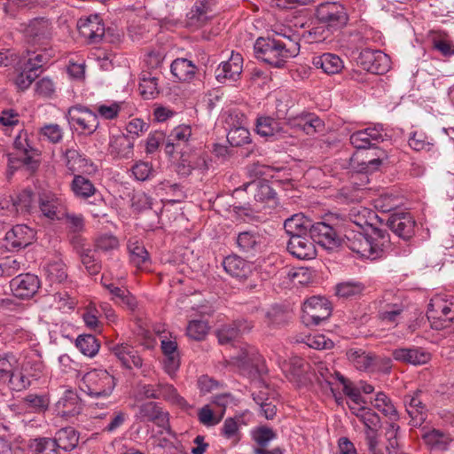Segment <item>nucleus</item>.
I'll use <instances>...</instances> for the list:
<instances>
[{"instance_id":"nucleus-1","label":"nucleus","mask_w":454,"mask_h":454,"mask_svg":"<svg viewBox=\"0 0 454 454\" xmlns=\"http://www.w3.org/2000/svg\"><path fill=\"white\" fill-rule=\"evenodd\" d=\"M345 237L350 250L371 260L381 257L390 245L389 234L382 229H372V231L348 229Z\"/></svg>"},{"instance_id":"nucleus-2","label":"nucleus","mask_w":454,"mask_h":454,"mask_svg":"<svg viewBox=\"0 0 454 454\" xmlns=\"http://www.w3.org/2000/svg\"><path fill=\"white\" fill-rule=\"evenodd\" d=\"M254 56L273 67H283L300 52V43L292 40L259 37L254 45Z\"/></svg>"},{"instance_id":"nucleus-3","label":"nucleus","mask_w":454,"mask_h":454,"mask_svg":"<svg viewBox=\"0 0 454 454\" xmlns=\"http://www.w3.org/2000/svg\"><path fill=\"white\" fill-rule=\"evenodd\" d=\"M49 61L48 54L31 51H24L16 64L18 74L15 83L20 90H27L42 73L43 67Z\"/></svg>"},{"instance_id":"nucleus-4","label":"nucleus","mask_w":454,"mask_h":454,"mask_svg":"<svg viewBox=\"0 0 454 454\" xmlns=\"http://www.w3.org/2000/svg\"><path fill=\"white\" fill-rule=\"evenodd\" d=\"M115 380L106 370H93L85 373L79 385L81 391L90 398H106L112 395Z\"/></svg>"},{"instance_id":"nucleus-5","label":"nucleus","mask_w":454,"mask_h":454,"mask_svg":"<svg viewBox=\"0 0 454 454\" xmlns=\"http://www.w3.org/2000/svg\"><path fill=\"white\" fill-rule=\"evenodd\" d=\"M65 117L70 128L81 135L90 136L99 127L98 115L86 106H74Z\"/></svg>"},{"instance_id":"nucleus-6","label":"nucleus","mask_w":454,"mask_h":454,"mask_svg":"<svg viewBox=\"0 0 454 454\" xmlns=\"http://www.w3.org/2000/svg\"><path fill=\"white\" fill-rule=\"evenodd\" d=\"M427 316L431 326L436 330L446 328L454 320V297L436 295L428 305Z\"/></svg>"},{"instance_id":"nucleus-7","label":"nucleus","mask_w":454,"mask_h":454,"mask_svg":"<svg viewBox=\"0 0 454 454\" xmlns=\"http://www.w3.org/2000/svg\"><path fill=\"white\" fill-rule=\"evenodd\" d=\"M37 200L38 194L29 189H25L15 197L3 200L0 202V210L3 215L12 217L18 215H26L37 208Z\"/></svg>"},{"instance_id":"nucleus-8","label":"nucleus","mask_w":454,"mask_h":454,"mask_svg":"<svg viewBox=\"0 0 454 454\" xmlns=\"http://www.w3.org/2000/svg\"><path fill=\"white\" fill-rule=\"evenodd\" d=\"M331 313L332 308L326 298L313 296L304 301L301 319L307 326H317L326 321Z\"/></svg>"},{"instance_id":"nucleus-9","label":"nucleus","mask_w":454,"mask_h":454,"mask_svg":"<svg viewBox=\"0 0 454 454\" xmlns=\"http://www.w3.org/2000/svg\"><path fill=\"white\" fill-rule=\"evenodd\" d=\"M316 15L321 23L333 29L343 27L348 20L345 7L337 2H325L318 4Z\"/></svg>"},{"instance_id":"nucleus-10","label":"nucleus","mask_w":454,"mask_h":454,"mask_svg":"<svg viewBox=\"0 0 454 454\" xmlns=\"http://www.w3.org/2000/svg\"><path fill=\"white\" fill-rule=\"evenodd\" d=\"M357 65L363 69L376 74H383L390 68V59L380 50L364 49L357 59Z\"/></svg>"},{"instance_id":"nucleus-11","label":"nucleus","mask_w":454,"mask_h":454,"mask_svg":"<svg viewBox=\"0 0 454 454\" xmlns=\"http://www.w3.org/2000/svg\"><path fill=\"white\" fill-rule=\"evenodd\" d=\"M37 207L44 217L51 221L64 218L65 200L57 193L50 191L38 193Z\"/></svg>"},{"instance_id":"nucleus-12","label":"nucleus","mask_w":454,"mask_h":454,"mask_svg":"<svg viewBox=\"0 0 454 454\" xmlns=\"http://www.w3.org/2000/svg\"><path fill=\"white\" fill-rule=\"evenodd\" d=\"M425 398L426 394L420 389L410 392L403 396V404L413 427L421 426L427 419L428 410Z\"/></svg>"},{"instance_id":"nucleus-13","label":"nucleus","mask_w":454,"mask_h":454,"mask_svg":"<svg viewBox=\"0 0 454 454\" xmlns=\"http://www.w3.org/2000/svg\"><path fill=\"white\" fill-rule=\"evenodd\" d=\"M23 35L31 44H43L52 36L53 27L49 19L35 18L24 25Z\"/></svg>"},{"instance_id":"nucleus-14","label":"nucleus","mask_w":454,"mask_h":454,"mask_svg":"<svg viewBox=\"0 0 454 454\" xmlns=\"http://www.w3.org/2000/svg\"><path fill=\"white\" fill-rule=\"evenodd\" d=\"M35 237V231L32 228L17 224L5 233L4 246L9 252H18L32 244Z\"/></svg>"},{"instance_id":"nucleus-15","label":"nucleus","mask_w":454,"mask_h":454,"mask_svg":"<svg viewBox=\"0 0 454 454\" xmlns=\"http://www.w3.org/2000/svg\"><path fill=\"white\" fill-rule=\"evenodd\" d=\"M236 243L241 252L248 256H255L264 251L268 245V238L265 232L247 231L238 234Z\"/></svg>"},{"instance_id":"nucleus-16","label":"nucleus","mask_w":454,"mask_h":454,"mask_svg":"<svg viewBox=\"0 0 454 454\" xmlns=\"http://www.w3.org/2000/svg\"><path fill=\"white\" fill-rule=\"evenodd\" d=\"M153 336L150 333H145L143 345L146 348H153L158 342H160L162 352L165 356L164 370L170 374V332L166 325H156L153 327Z\"/></svg>"},{"instance_id":"nucleus-17","label":"nucleus","mask_w":454,"mask_h":454,"mask_svg":"<svg viewBox=\"0 0 454 454\" xmlns=\"http://www.w3.org/2000/svg\"><path fill=\"white\" fill-rule=\"evenodd\" d=\"M41 281L32 273L19 274L10 281V288L12 294L20 299L32 298L39 290Z\"/></svg>"},{"instance_id":"nucleus-18","label":"nucleus","mask_w":454,"mask_h":454,"mask_svg":"<svg viewBox=\"0 0 454 454\" xmlns=\"http://www.w3.org/2000/svg\"><path fill=\"white\" fill-rule=\"evenodd\" d=\"M310 239L325 250L332 251L340 244V239L335 230L324 222H317L309 226Z\"/></svg>"},{"instance_id":"nucleus-19","label":"nucleus","mask_w":454,"mask_h":454,"mask_svg":"<svg viewBox=\"0 0 454 454\" xmlns=\"http://www.w3.org/2000/svg\"><path fill=\"white\" fill-rule=\"evenodd\" d=\"M243 70V58L239 53L231 52L228 60L223 61L215 69L217 82L221 83L236 82Z\"/></svg>"},{"instance_id":"nucleus-20","label":"nucleus","mask_w":454,"mask_h":454,"mask_svg":"<svg viewBox=\"0 0 454 454\" xmlns=\"http://www.w3.org/2000/svg\"><path fill=\"white\" fill-rule=\"evenodd\" d=\"M80 35L90 43H97L105 35V25L98 14L81 18L77 22Z\"/></svg>"},{"instance_id":"nucleus-21","label":"nucleus","mask_w":454,"mask_h":454,"mask_svg":"<svg viewBox=\"0 0 454 454\" xmlns=\"http://www.w3.org/2000/svg\"><path fill=\"white\" fill-rule=\"evenodd\" d=\"M383 126L376 124L354 132L350 136V143L357 149H367L382 142L385 137Z\"/></svg>"},{"instance_id":"nucleus-22","label":"nucleus","mask_w":454,"mask_h":454,"mask_svg":"<svg viewBox=\"0 0 454 454\" xmlns=\"http://www.w3.org/2000/svg\"><path fill=\"white\" fill-rule=\"evenodd\" d=\"M286 123L292 129L301 130L309 136L322 132L325 128L324 121L313 113L304 112L295 116H289Z\"/></svg>"},{"instance_id":"nucleus-23","label":"nucleus","mask_w":454,"mask_h":454,"mask_svg":"<svg viewBox=\"0 0 454 454\" xmlns=\"http://www.w3.org/2000/svg\"><path fill=\"white\" fill-rule=\"evenodd\" d=\"M415 220L410 213H396L387 220V225L398 238L407 241L414 235Z\"/></svg>"},{"instance_id":"nucleus-24","label":"nucleus","mask_w":454,"mask_h":454,"mask_svg":"<svg viewBox=\"0 0 454 454\" xmlns=\"http://www.w3.org/2000/svg\"><path fill=\"white\" fill-rule=\"evenodd\" d=\"M82 411V403L78 395L71 390H66L55 403L56 414L66 419L74 418Z\"/></svg>"},{"instance_id":"nucleus-25","label":"nucleus","mask_w":454,"mask_h":454,"mask_svg":"<svg viewBox=\"0 0 454 454\" xmlns=\"http://www.w3.org/2000/svg\"><path fill=\"white\" fill-rule=\"evenodd\" d=\"M253 327L247 320H236L231 324L223 325L216 330V337L221 345H234L241 334L248 332Z\"/></svg>"},{"instance_id":"nucleus-26","label":"nucleus","mask_w":454,"mask_h":454,"mask_svg":"<svg viewBox=\"0 0 454 454\" xmlns=\"http://www.w3.org/2000/svg\"><path fill=\"white\" fill-rule=\"evenodd\" d=\"M287 250L300 260H310L315 258L317 254L315 244L310 239L309 232L290 238L287 243Z\"/></svg>"},{"instance_id":"nucleus-27","label":"nucleus","mask_w":454,"mask_h":454,"mask_svg":"<svg viewBox=\"0 0 454 454\" xmlns=\"http://www.w3.org/2000/svg\"><path fill=\"white\" fill-rule=\"evenodd\" d=\"M70 188L75 198L84 200L93 198V200L90 201V204L96 205L98 202L103 201L100 193L92 182L82 175L74 176Z\"/></svg>"},{"instance_id":"nucleus-28","label":"nucleus","mask_w":454,"mask_h":454,"mask_svg":"<svg viewBox=\"0 0 454 454\" xmlns=\"http://www.w3.org/2000/svg\"><path fill=\"white\" fill-rule=\"evenodd\" d=\"M72 244L78 254L82 265L90 275H97L101 270V262L97 255V251L85 247L80 237H74Z\"/></svg>"},{"instance_id":"nucleus-29","label":"nucleus","mask_w":454,"mask_h":454,"mask_svg":"<svg viewBox=\"0 0 454 454\" xmlns=\"http://www.w3.org/2000/svg\"><path fill=\"white\" fill-rule=\"evenodd\" d=\"M348 217L350 223L349 229L371 231L372 229H378L373 223V221L378 218V215L375 212L366 207L360 206L353 207Z\"/></svg>"},{"instance_id":"nucleus-30","label":"nucleus","mask_w":454,"mask_h":454,"mask_svg":"<svg viewBox=\"0 0 454 454\" xmlns=\"http://www.w3.org/2000/svg\"><path fill=\"white\" fill-rule=\"evenodd\" d=\"M109 348L123 367L127 369L142 367L143 360L133 346L128 343H116Z\"/></svg>"},{"instance_id":"nucleus-31","label":"nucleus","mask_w":454,"mask_h":454,"mask_svg":"<svg viewBox=\"0 0 454 454\" xmlns=\"http://www.w3.org/2000/svg\"><path fill=\"white\" fill-rule=\"evenodd\" d=\"M395 360L412 365H422L428 363L431 354L419 347L400 348L392 352Z\"/></svg>"},{"instance_id":"nucleus-32","label":"nucleus","mask_w":454,"mask_h":454,"mask_svg":"<svg viewBox=\"0 0 454 454\" xmlns=\"http://www.w3.org/2000/svg\"><path fill=\"white\" fill-rule=\"evenodd\" d=\"M363 411L361 414H358V419L365 427L364 434L366 445H370L371 449L373 450L376 440H379L378 432L381 426L380 418L369 407Z\"/></svg>"},{"instance_id":"nucleus-33","label":"nucleus","mask_w":454,"mask_h":454,"mask_svg":"<svg viewBox=\"0 0 454 454\" xmlns=\"http://www.w3.org/2000/svg\"><path fill=\"white\" fill-rule=\"evenodd\" d=\"M108 152L114 159H131L134 156V137L125 135L112 137Z\"/></svg>"},{"instance_id":"nucleus-34","label":"nucleus","mask_w":454,"mask_h":454,"mask_svg":"<svg viewBox=\"0 0 454 454\" xmlns=\"http://www.w3.org/2000/svg\"><path fill=\"white\" fill-rule=\"evenodd\" d=\"M127 247L132 265L139 270H146L151 263V258L144 244L140 240L131 238L128 240Z\"/></svg>"},{"instance_id":"nucleus-35","label":"nucleus","mask_w":454,"mask_h":454,"mask_svg":"<svg viewBox=\"0 0 454 454\" xmlns=\"http://www.w3.org/2000/svg\"><path fill=\"white\" fill-rule=\"evenodd\" d=\"M223 266L226 273L238 279L247 278L252 271L251 265L237 254L226 256Z\"/></svg>"},{"instance_id":"nucleus-36","label":"nucleus","mask_w":454,"mask_h":454,"mask_svg":"<svg viewBox=\"0 0 454 454\" xmlns=\"http://www.w3.org/2000/svg\"><path fill=\"white\" fill-rule=\"evenodd\" d=\"M312 64L327 74H339L344 67L343 60L338 55L329 52L313 57Z\"/></svg>"},{"instance_id":"nucleus-37","label":"nucleus","mask_w":454,"mask_h":454,"mask_svg":"<svg viewBox=\"0 0 454 454\" xmlns=\"http://www.w3.org/2000/svg\"><path fill=\"white\" fill-rule=\"evenodd\" d=\"M256 132L264 137L280 138L285 137V130L274 118L261 116L256 120Z\"/></svg>"},{"instance_id":"nucleus-38","label":"nucleus","mask_w":454,"mask_h":454,"mask_svg":"<svg viewBox=\"0 0 454 454\" xmlns=\"http://www.w3.org/2000/svg\"><path fill=\"white\" fill-rule=\"evenodd\" d=\"M50 403L48 395L30 393L22 398L20 404L27 412L43 414L49 409Z\"/></svg>"},{"instance_id":"nucleus-39","label":"nucleus","mask_w":454,"mask_h":454,"mask_svg":"<svg viewBox=\"0 0 454 454\" xmlns=\"http://www.w3.org/2000/svg\"><path fill=\"white\" fill-rule=\"evenodd\" d=\"M104 287L112 295V300L120 305L126 306L129 309L134 311L137 307V299L124 287H120L113 283L103 282Z\"/></svg>"},{"instance_id":"nucleus-40","label":"nucleus","mask_w":454,"mask_h":454,"mask_svg":"<svg viewBox=\"0 0 454 454\" xmlns=\"http://www.w3.org/2000/svg\"><path fill=\"white\" fill-rule=\"evenodd\" d=\"M13 145L21 155L19 160L24 165H30L33 160L31 153L35 152L27 131L21 129L14 138Z\"/></svg>"},{"instance_id":"nucleus-41","label":"nucleus","mask_w":454,"mask_h":454,"mask_svg":"<svg viewBox=\"0 0 454 454\" xmlns=\"http://www.w3.org/2000/svg\"><path fill=\"white\" fill-rule=\"evenodd\" d=\"M54 440L58 443L60 452H68L76 448L79 442V433L71 427L58 430Z\"/></svg>"},{"instance_id":"nucleus-42","label":"nucleus","mask_w":454,"mask_h":454,"mask_svg":"<svg viewBox=\"0 0 454 454\" xmlns=\"http://www.w3.org/2000/svg\"><path fill=\"white\" fill-rule=\"evenodd\" d=\"M248 188L254 191V200L257 201H269L277 204V193L273 188L263 180H254L250 183L244 184V190Z\"/></svg>"},{"instance_id":"nucleus-43","label":"nucleus","mask_w":454,"mask_h":454,"mask_svg":"<svg viewBox=\"0 0 454 454\" xmlns=\"http://www.w3.org/2000/svg\"><path fill=\"white\" fill-rule=\"evenodd\" d=\"M422 438L432 450H442V452L454 439L449 434L435 428L425 432Z\"/></svg>"},{"instance_id":"nucleus-44","label":"nucleus","mask_w":454,"mask_h":454,"mask_svg":"<svg viewBox=\"0 0 454 454\" xmlns=\"http://www.w3.org/2000/svg\"><path fill=\"white\" fill-rule=\"evenodd\" d=\"M365 290V285L358 280L348 279L338 283L335 286V294L338 297L351 299L360 297Z\"/></svg>"},{"instance_id":"nucleus-45","label":"nucleus","mask_w":454,"mask_h":454,"mask_svg":"<svg viewBox=\"0 0 454 454\" xmlns=\"http://www.w3.org/2000/svg\"><path fill=\"white\" fill-rule=\"evenodd\" d=\"M310 221L303 215H294L284 223V229L290 238L303 235L309 231Z\"/></svg>"},{"instance_id":"nucleus-46","label":"nucleus","mask_w":454,"mask_h":454,"mask_svg":"<svg viewBox=\"0 0 454 454\" xmlns=\"http://www.w3.org/2000/svg\"><path fill=\"white\" fill-rule=\"evenodd\" d=\"M192 129L189 125H179L172 130V153L174 152L191 150L189 141Z\"/></svg>"},{"instance_id":"nucleus-47","label":"nucleus","mask_w":454,"mask_h":454,"mask_svg":"<svg viewBox=\"0 0 454 454\" xmlns=\"http://www.w3.org/2000/svg\"><path fill=\"white\" fill-rule=\"evenodd\" d=\"M196 67L191 60L180 58L172 61V76L178 81L186 82L192 78Z\"/></svg>"},{"instance_id":"nucleus-48","label":"nucleus","mask_w":454,"mask_h":454,"mask_svg":"<svg viewBox=\"0 0 454 454\" xmlns=\"http://www.w3.org/2000/svg\"><path fill=\"white\" fill-rule=\"evenodd\" d=\"M372 405L388 419L395 421L399 419V414L391 399L383 392L377 393Z\"/></svg>"},{"instance_id":"nucleus-49","label":"nucleus","mask_w":454,"mask_h":454,"mask_svg":"<svg viewBox=\"0 0 454 454\" xmlns=\"http://www.w3.org/2000/svg\"><path fill=\"white\" fill-rule=\"evenodd\" d=\"M57 442L51 437H37L31 441L29 447L35 454H61Z\"/></svg>"},{"instance_id":"nucleus-50","label":"nucleus","mask_w":454,"mask_h":454,"mask_svg":"<svg viewBox=\"0 0 454 454\" xmlns=\"http://www.w3.org/2000/svg\"><path fill=\"white\" fill-rule=\"evenodd\" d=\"M76 348L84 356L93 357L99 350L100 344L92 334H80L75 340Z\"/></svg>"},{"instance_id":"nucleus-51","label":"nucleus","mask_w":454,"mask_h":454,"mask_svg":"<svg viewBox=\"0 0 454 454\" xmlns=\"http://www.w3.org/2000/svg\"><path fill=\"white\" fill-rule=\"evenodd\" d=\"M140 94L145 99H151L159 93L157 78L151 73L143 72L139 78Z\"/></svg>"},{"instance_id":"nucleus-52","label":"nucleus","mask_w":454,"mask_h":454,"mask_svg":"<svg viewBox=\"0 0 454 454\" xmlns=\"http://www.w3.org/2000/svg\"><path fill=\"white\" fill-rule=\"evenodd\" d=\"M167 416L168 413L162 411L160 404L153 401L146 402L139 407L138 417L142 421H156Z\"/></svg>"},{"instance_id":"nucleus-53","label":"nucleus","mask_w":454,"mask_h":454,"mask_svg":"<svg viewBox=\"0 0 454 454\" xmlns=\"http://www.w3.org/2000/svg\"><path fill=\"white\" fill-rule=\"evenodd\" d=\"M385 437L387 442V450L388 454H399L400 450V427L394 421L386 427Z\"/></svg>"},{"instance_id":"nucleus-54","label":"nucleus","mask_w":454,"mask_h":454,"mask_svg":"<svg viewBox=\"0 0 454 454\" xmlns=\"http://www.w3.org/2000/svg\"><path fill=\"white\" fill-rule=\"evenodd\" d=\"M347 356L348 360L359 371H365L372 364L373 357L361 349H350Z\"/></svg>"},{"instance_id":"nucleus-55","label":"nucleus","mask_w":454,"mask_h":454,"mask_svg":"<svg viewBox=\"0 0 454 454\" xmlns=\"http://www.w3.org/2000/svg\"><path fill=\"white\" fill-rule=\"evenodd\" d=\"M46 274L52 283H62L67 278V266L61 260L54 261L47 265Z\"/></svg>"},{"instance_id":"nucleus-56","label":"nucleus","mask_w":454,"mask_h":454,"mask_svg":"<svg viewBox=\"0 0 454 454\" xmlns=\"http://www.w3.org/2000/svg\"><path fill=\"white\" fill-rule=\"evenodd\" d=\"M305 364L301 357H293L283 368L284 372L290 380L301 381V376L305 372Z\"/></svg>"},{"instance_id":"nucleus-57","label":"nucleus","mask_w":454,"mask_h":454,"mask_svg":"<svg viewBox=\"0 0 454 454\" xmlns=\"http://www.w3.org/2000/svg\"><path fill=\"white\" fill-rule=\"evenodd\" d=\"M227 140L232 146H242L251 142L249 130L243 127H233L227 134Z\"/></svg>"},{"instance_id":"nucleus-58","label":"nucleus","mask_w":454,"mask_h":454,"mask_svg":"<svg viewBox=\"0 0 454 454\" xmlns=\"http://www.w3.org/2000/svg\"><path fill=\"white\" fill-rule=\"evenodd\" d=\"M386 310H396L403 311L404 305L399 296L392 291H387L380 300L379 311Z\"/></svg>"},{"instance_id":"nucleus-59","label":"nucleus","mask_w":454,"mask_h":454,"mask_svg":"<svg viewBox=\"0 0 454 454\" xmlns=\"http://www.w3.org/2000/svg\"><path fill=\"white\" fill-rule=\"evenodd\" d=\"M160 145H165L166 153L169 152L168 149L170 147V139L166 136L165 132L161 130H155L151 133L146 141V152L152 153L155 152Z\"/></svg>"},{"instance_id":"nucleus-60","label":"nucleus","mask_w":454,"mask_h":454,"mask_svg":"<svg viewBox=\"0 0 454 454\" xmlns=\"http://www.w3.org/2000/svg\"><path fill=\"white\" fill-rule=\"evenodd\" d=\"M67 168L71 172H75L80 169L87 162V159L74 148H68L64 153Z\"/></svg>"},{"instance_id":"nucleus-61","label":"nucleus","mask_w":454,"mask_h":454,"mask_svg":"<svg viewBox=\"0 0 454 454\" xmlns=\"http://www.w3.org/2000/svg\"><path fill=\"white\" fill-rule=\"evenodd\" d=\"M5 384H7L9 388L13 391H21L30 387L31 380L22 370L21 372L12 371Z\"/></svg>"},{"instance_id":"nucleus-62","label":"nucleus","mask_w":454,"mask_h":454,"mask_svg":"<svg viewBox=\"0 0 454 454\" xmlns=\"http://www.w3.org/2000/svg\"><path fill=\"white\" fill-rule=\"evenodd\" d=\"M208 330L207 322L204 320H192L187 326V335L195 340H201L207 336Z\"/></svg>"},{"instance_id":"nucleus-63","label":"nucleus","mask_w":454,"mask_h":454,"mask_svg":"<svg viewBox=\"0 0 454 454\" xmlns=\"http://www.w3.org/2000/svg\"><path fill=\"white\" fill-rule=\"evenodd\" d=\"M41 136L50 143L58 144L63 139V129L55 123L45 124L40 129Z\"/></svg>"},{"instance_id":"nucleus-64","label":"nucleus","mask_w":454,"mask_h":454,"mask_svg":"<svg viewBox=\"0 0 454 454\" xmlns=\"http://www.w3.org/2000/svg\"><path fill=\"white\" fill-rule=\"evenodd\" d=\"M100 312L98 308L89 307L82 314V320L87 328L100 332L102 323L99 320Z\"/></svg>"}]
</instances>
